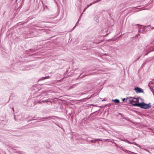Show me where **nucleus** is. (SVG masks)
Returning <instances> with one entry per match:
<instances>
[{
  "mask_svg": "<svg viewBox=\"0 0 154 154\" xmlns=\"http://www.w3.org/2000/svg\"><path fill=\"white\" fill-rule=\"evenodd\" d=\"M42 103L41 101V100H39L38 101H35L34 102V105H36V104L37 103H39L40 104Z\"/></svg>",
  "mask_w": 154,
  "mask_h": 154,
  "instance_id": "13",
  "label": "nucleus"
},
{
  "mask_svg": "<svg viewBox=\"0 0 154 154\" xmlns=\"http://www.w3.org/2000/svg\"><path fill=\"white\" fill-rule=\"evenodd\" d=\"M151 29H154V27H151Z\"/></svg>",
  "mask_w": 154,
  "mask_h": 154,
  "instance_id": "43",
  "label": "nucleus"
},
{
  "mask_svg": "<svg viewBox=\"0 0 154 154\" xmlns=\"http://www.w3.org/2000/svg\"><path fill=\"white\" fill-rule=\"evenodd\" d=\"M154 59V57H153V58L151 57L150 58H148L147 59V60L148 61H151L153 60Z\"/></svg>",
  "mask_w": 154,
  "mask_h": 154,
  "instance_id": "16",
  "label": "nucleus"
},
{
  "mask_svg": "<svg viewBox=\"0 0 154 154\" xmlns=\"http://www.w3.org/2000/svg\"><path fill=\"white\" fill-rule=\"evenodd\" d=\"M36 120V119H31V120H28V122H30V121H32V120Z\"/></svg>",
  "mask_w": 154,
  "mask_h": 154,
  "instance_id": "33",
  "label": "nucleus"
},
{
  "mask_svg": "<svg viewBox=\"0 0 154 154\" xmlns=\"http://www.w3.org/2000/svg\"><path fill=\"white\" fill-rule=\"evenodd\" d=\"M45 119H47V117H43L40 119L41 121H44Z\"/></svg>",
  "mask_w": 154,
  "mask_h": 154,
  "instance_id": "21",
  "label": "nucleus"
},
{
  "mask_svg": "<svg viewBox=\"0 0 154 154\" xmlns=\"http://www.w3.org/2000/svg\"><path fill=\"white\" fill-rule=\"evenodd\" d=\"M34 25V26H37V25Z\"/></svg>",
  "mask_w": 154,
  "mask_h": 154,
  "instance_id": "47",
  "label": "nucleus"
},
{
  "mask_svg": "<svg viewBox=\"0 0 154 154\" xmlns=\"http://www.w3.org/2000/svg\"><path fill=\"white\" fill-rule=\"evenodd\" d=\"M52 117H57V116H49L48 117H47V119L48 120H50L51 119H53L51 118Z\"/></svg>",
  "mask_w": 154,
  "mask_h": 154,
  "instance_id": "14",
  "label": "nucleus"
},
{
  "mask_svg": "<svg viewBox=\"0 0 154 154\" xmlns=\"http://www.w3.org/2000/svg\"><path fill=\"white\" fill-rule=\"evenodd\" d=\"M82 74H81L78 77V78H82L83 77H85L86 75H87L85 74L84 75H83L82 77H80V75Z\"/></svg>",
  "mask_w": 154,
  "mask_h": 154,
  "instance_id": "19",
  "label": "nucleus"
},
{
  "mask_svg": "<svg viewBox=\"0 0 154 154\" xmlns=\"http://www.w3.org/2000/svg\"><path fill=\"white\" fill-rule=\"evenodd\" d=\"M12 109H13V110L14 111V108H13Z\"/></svg>",
  "mask_w": 154,
  "mask_h": 154,
  "instance_id": "48",
  "label": "nucleus"
},
{
  "mask_svg": "<svg viewBox=\"0 0 154 154\" xmlns=\"http://www.w3.org/2000/svg\"><path fill=\"white\" fill-rule=\"evenodd\" d=\"M153 84V83L152 82H150L149 84H148V86H149L150 88L151 89V84Z\"/></svg>",
  "mask_w": 154,
  "mask_h": 154,
  "instance_id": "20",
  "label": "nucleus"
},
{
  "mask_svg": "<svg viewBox=\"0 0 154 154\" xmlns=\"http://www.w3.org/2000/svg\"><path fill=\"white\" fill-rule=\"evenodd\" d=\"M126 100V98H124L122 99V101L124 102L125 101V100Z\"/></svg>",
  "mask_w": 154,
  "mask_h": 154,
  "instance_id": "30",
  "label": "nucleus"
},
{
  "mask_svg": "<svg viewBox=\"0 0 154 154\" xmlns=\"http://www.w3.org/2000/svg\"><path fill=\"white\" fill-rule=\"evenodd\" d=\"M105 100H105V99H103V100H102V101H105Z\"/></svg>",
  "mask_w": 154,
  "mask_h": 154,
  "instance_id": "41",
  "label": "nucleus"
},
{
  "mask_svg": "<svg viewBox=\"0 0 154 154\" xmlns=\"http://www.w3.org/2000/svg\"><path fill=\"white\" fill-rule=\"evenodd\" d=\"M84 94H84V93H81V94H80V95H84Z\"/></svg>",
  "mask_w": 154,
  "mask_h": 154,
  "instance_id": "38",
  "label": "nucleus"
},
{
  "mask_svg": "<svg viewBox=\"0 0 154 154\" xmlns=\"http://www.w3.org/2000/svg\"><path fill=\"white\" fill-rule=\"evenodd\" d=\"M134 105L140 107L141 108L145 109H148L151 107V103H150L146 104L143 102L141 103H135Z\"/></svg>",
  "mask_w": 154,
  "mask_h": 154,
  "instance_id": "1",
  "label": "nucleus"
},
{
  "mask_svg": "<svg viewBox=\"0 0 154 154\" xmlns=\"http://www.w3.org/2000/svg\"><path fill=\"white\" fill-rule=\"evenodd\" d=\"M112 142L114 143L115 146H116V147H118L119 146L117 145V144H116V143L114 142H113L112 141Z\"/></svg>",
  "mask_w": 154,
  "mask_h": 154,
  "instance_id": "23",
  "label": "nucleus"
},
{
  "mask_svg": "<svg viewBox=\"0 0 154 154\" xmlns=\"http://www.w3.org/2000/svg\"><path fill=\"white\" fill-rule=\"evenodd\" d=\"M97 111H95V112H94L92 113H94V112H96Z\"/></svg>",
  "mask_w": 154,
  "mask_h": 154,
  "instance_id": "46",
  "label": "nucleus"
},
{
  "mask_svg": "<svg viewBox=\"0 0 154 154\" xmlns=\"http://www.w3.org/2000/svg\"><path fill=\"white\" fill-rule=\"evenodd\" d=\"M95 139L96 142L97 141H103V139H101L98 138L97 139Z\"/></svg>",
  "mask_w": 154,
  "mask_h": 154,
  "instance_id": "18",
  "label": "nucleus"
},
{
  "mask_svg": "<svg viewBox=\"0 0 154 154\" xmlns=\"http://www.w3.org/2000/svg\"><path fill=\"white\" fill-rule=\"evenodd\" d=\"M135 145L137 146L138 147H139L140 148H141V146L140 145H139L137 143H135Z\"/></svg>",
  "mask_w": 154,
  "mask_h": 154,
  "instance_id": "24",
  "label": "nucleus"
},
{
  "mask_svg": "<svg viewBox=\"0 0 154 154\" xmlns=\"http://www.w3.org/2000/svg\"><path fill=\"white\" fill-rule=\"evenodd\" d=\"M91 97H90L89 98H85L84 99V100H88V99H90L91 98Z\"/></svg>",
  "mask_w": 154,
  "mask_h": 154,
  "instance_id": "31",
  "label": "nucleus"
},
{
  "mask_svg": "<svg viewBox=\"0 0 154 154\" xmlns=\"http://www.w3.org/2000/svg\"><path fill=\"white\" fill-rule=\"evenodd\" d=\"M112 102H114L115 103H120L119 100L118 99H113L112 100Z\"/></svg>",
  "mask_w": 154,
  "mask_h": 154,
  "instance_id": "7",
  "label": "nucleus"
},
{
  "mask_svg": "<svg viewBox=\"0 0 154 154\" xmlns=\"http://www.w3.org/2000/svg\"><path fill=\"white\" fill-rule=\"evenodd\" d=\"M136 26H140V25L139 24H137V25H136Z\"/></svg>",
  "mask_w": 154,
  "mask_h": 154,
  "instance_id": "42",
  "label": "nucleus"
},
{
  "mask_svg": "<svg viewBox=\"0 0 154 154\" xmlns=\"http://www.w3.org/2000/svg\"><path fill=\"white\" fill-rule=\"evenodd\" d=\"M79 21H77V22L76 23V25H77V23H79Z\"/></svg>",
  "mask_w": 154,
  "mask_h": 154,
  "instance_id": "40",
  "label": "nucleus"
},
{
  "mask_svg": "<svg viewBox=\"0 0 154 154\" xmlns=\"http://www.w3.org/2000/svg\"><path fill=\"white\" fill-rule=\"evenodd\" d=\"M118 147H119V148L121 149H122V150H123V151H124L126 153H127L128 154H129L130 153H131V154H136L135 153H134V152H132L131 151H129V150H127L126 149H123V148H122V146H119Z\"/></svg>",
  "mask_w": 154,
  "mask_h": 154,
  "instance_id": "3",
  "label": "nucleus"
},
{
  "mask_svg": "<svg viewBox=\"0 0 154 154\" xmlns=\"http://www.w3.org/2000/svg\"><path fill=\"white\" fill-rule=\"evenodd\" d=\"M90 141L91 143H96V141L95 139H94V140H90Z\"/></svg>",
  "mask_w": 154,
  "mask_h": 154,
  "instance_id": "17",
  "label": "nucleus"
},
{
  "mask_svg": "<svg viewBox=\"0 0 154 154\" xmlns=\"http://www.w3.org/2000/svg\"><path fill=\"white\" fill-rule=\"evenodd\" d=\"M120 139L122 140V141H125V142H126V141L125 140H127L126 139H125L124 138H123L122 139V138H120Z\"/></svg>",
  "mask_w": 154,
  "mask_h": 154,
  "instance_id": "25",
  "label": "nucleus"
},
{
  "mask_svg": "<svg viewBox=\"0 0 154 154\" xmlns=\"http://www.w3.org/2000/svg\"><path fill=\"white\" fill-rule=\"evenodd\" d=\"M80 19L79 18L78 19V21H80Z\"/></svg>",
  "mask_w": 154,
  "mask_h": 154,
  "instance_id": "45",
  "label": "nucleus"
},
{
  "mask_svg": "<svg viewBox=\"0 0 154 154\" xmlns=\"http://www.w3.org/2000/svg\"><path fill=\"white\" fill-rule=\"evenodd\" d=\"M5 12H4V13L3 14H5Z\"/></svg>",
  "mask_w": 154,
  "mask_h": 154,
  "instance_id": "50",
  "label": "nucleus"
},
{
  "mask_svg": "<svg viewBox=\"0 0 154 154\" xmlns=\"http://www.w3.org/2000/svg\"><path fill=\"white\" fill-rule=\"evenodd\" d=\"M141 56H142V55H141L139 57H138V58L136 60H134V62H136V61L137 60L140 58V57Z\"/></svg>",
  "mask_w": 154,
  "mask_h": 154,
  "instance_id": "26",
  "label": "nucleus"
},
{
  "mask_svg": "<svg viewBox=\"0 0 154 154\" xmlns=\"http://www.w3.org/2000/svg\"><path fill=\"white\" fill-rule=\"evenodd\" d=\"M28 22V21L26 22H21L17 23V26H18L20 25H23L26 23H27Z\"/></svg>",
  "mask_w": 154,
  "mask_h": 154,
  "instance_id": "6",
  "label": "nucleus"
},
{
  "mask_svg": "<svg viewBox=\"0 0 154 154\" xmlns=\"http://www.w3.org/2000/svg\"><path fill=\"white\" fill-rule=\"evenodd\" d=\"M103 140H104L105 141H108L109 142H112V141H114V140L110 139H103Z\"/></svg>",
  "mask_w": 154,
  "mask_h": 154,
  "instance_id": "12",
  "label": "nucleus"
},
{
  "mask_svg": "<svg viewBox=\"0 0 154 154\" xmlns=\"http://www.w3.org/2000/svg\"><path fill=\"white\" fill-rule=\"evenodd\" d=\"M125 141H126V142H127V143H128L129 144H134V145H135V143H136L135 142H130L128 140H125Z\"/></svg>",
  "mask_w": 154,
  "mask_h": 154,
  "instance_id": "11",
  "label": "nucleus"
},
{
  "mask_svg": "<svg viewBox=\"0 0 154 154\" xmlns=\"http://www.w3.org/2000/svg\"><path fill=\"white\" fill-rule=\"evenodd\" d=\"M89 7V5H87V6L86 7V8H87Z\"/></svg>",
  "mask_w": 154,
  "mask_h": 154,
  "instance_id": "39",
  "label": "nucleus"
},
{
  "mask_svg": "<svg viewBox=\"0 0 154 154\" xmlns=\"http://www.w3.org/2000/svg\"><path fill=\"white\" fill-rule=\"evenodd\" d=\"M134 90L135 91L136 93L137 94L143 93L144 92L143 90V89L138 87H136L135 88Z\"/></svg>",
  "mask_w": 154,
  "mask_h": 154,
  "instance_id": "2",
  "label": "nucleus"
},
{
  "mask_svg": "<svg viewBox=\"0 0 154 154\" xmlns=\"http://www.w3.org/2000/svg\"><path fill=\"white\" fill-rule=\"evenodd\" d=\"M45 8L48 9V7L46 5H45V6H44V9H43L44 10Z\"/></svg>",
  "mask_w": 154,
  "mask_h": 154,
  "instance_id": "27",
  "label": "nucleus"
},
{
  "mask_svg": "<svg viewBox=\"0 0 154 154\" xmlns=\"http://www.w3.org/2000/svg\"><path fill=\"white\" fill-rule=\"evenodd\" d=\"M49 78H50V76H45V77H43L41 79H39L38 81H41V80H45V79H49Z\"/></svg>",
  "mask_w": 154,
  "mask_h": 154,
  "instance_id": "8",
  "label": "nucleus"
},
{
  "mask_svg": "<svg viewBox=\"0 0 154 154\" xmlns=\"http://www.w3.org/2000/svg\"><path fill=\"white\" fill-rule=\"evenodd\" d=\"M136 139V138H135L134 139V140H135Z\"/></svg>",
  "mask_w": 154,
  "mask_h": 154,
  "instance_id": "51",
  "label": "nucleus"
},
{
  "mask_svg": "<svg viewBox=\"0 0 154 154\" xmlns=\"http://www.w3.org/2000/svg\"><path fill=\"white\" fill-rule=\"evenodd\" d=\"M87 9V8H85L83 10V12H85L86 10Z\"/></svg>",
  "mask_w": 154,
  "mask_h": 154,
  "instance_id": "35",
  "label": "nucleus"
},
{
  "mask_svg": "<svg viewBox=\"0 0 154 154\" xmlns=\"http://www.w3.org/2000/svg\"><path fill=\"white\" fill-rule=\"evenodd\" d=\"M101 0H97V1H98V2H99Z\"/></svg>",
  "mask_w": 154,
  "mask_h": 154,
  "instance_id": "44",
  "label": "nucleus"
},
{
  "mask_svg": "<svg viewBox=\"0 0 154 154\" xmlns=\"http://www.w3.org/2000/svg\"><path fill=\"white\" fill-rule=\"evenodd\" d=\"M76 26V24L75 26L71 30V31H72L74 29L75 27Z\"/></svg>",
  "mask_w": 154,
  "mask_h": 154,
  "instance_id": "28",
  "label": "nucleus"
},
{
  "mask_svg": "<svg viewBox=\"0 0 154 154\" xmlns=\"http://www.w3.org/2000/svg\"><path fill=\"white\" fill-rule=\"evenodd\" d=\"M41 102H42H42H44V103L46 102V100H43Z\"/></svg>",
  "mask_w": 154,
  "mask_h": 154,
  "instance_id": "32",
  "label": "nucleus"
},
{
  "mask_svg": "<svg viewBox=\"0 0 154 154\" xmlns=\"http://www.w3.org/2000/svg\"><path fill=\"white\" fill-rule=\"evenodd\" d=\"M50 99H48V100H46V103H47L48 102H50L51 104L52 103V102H51V101H50Z\"/></svg>",
  "mask_w": 154,
  "mask_h": 154,
  "instance_id": "22",
  "label": "nucleus"
},
{
  "mask_svg": "<svg viewBox=\"0 0 154 154\" xmlns=\"http://www.w3.org/2000/svg\"><path fill=\"white\" fill-rule=\"evenodd\" d=\"M120 114L122 116V115L121 113H120Z\"/></svg>",
  "mask_w": 154,
  "mask_h": 154,
  "instance_id": "52",
  "label": "nucleus"
},
{
  "mask_svg": "<svg viewBox=\"0 0 154 154\" xmlns=\"http://www.w3.org/2000/svg\"><path fill=\"white\" fill-rule=\"evenodd\" d=\"M98 2V1H97H97H94L93 3H92V4H94L95 3H96L97 2Z\"/></svg>",
  "mask_w": 154,
  "mask_h": 154,
  "instance_id": "29",
  "label": "nucleus"
},
{
  "mask_svg": "<svg viewBox=\"0 0 154 154\" xmlns=\"http://www.w3.org/2000/svg\"><path fill=\"white\" fill-rule=\"evenodd\" d=\"M83 14V13H82L81 14V15L80 16V17H79V19H80V18H81V16H82V14Z\"/></svg>",
  "mask_w": 154,
  "mask_h": 154,
  "instance_id": "36",
  "label": "nucleus"
},
{
  "mask_svg": "<svg viewBox=\"0 0 154 154\" xmlns=\"http://www.w3.org/2000/svg\"><path fill=\"white\" fill-rule=\"evenodd\" d=\"M91 105L92 106H97L96 105H94L93 104H91Z\"/></svg>",
  "mask_w": 154,
  "mask_h": 154,
  "instance_id": "34",
  "label": "nucleus"
},
{
  "mask_svg": "<svg viewBox=\"0 0 154 154\" xmlns=\"http://www.w3.org/2000/svg\"><path fill=\"white\" fill-rule=\"evenodd\" d=\"M142 26L143 27L144 29H143V28H139V32H140L141 31V30H142V31H143L144 30L146 29V27H148L149 26H151L150 25H148L147 26Z\"/></svg>",
  "mask_w": 154,
  "mask_h": 154,
  "instance_id": "5",
  "label": "nucleus"
},
{
  "mask_svg": "<svg viewBox=\"0 0 154 154\" xmlns=\"http://www.w3.org/2000/svg\"><path fill=\"white\" fill-rule=\"evenodd\" d=\"M148 53L146 54V55H147Z\"/></svg>",
  "mask_w": 154,
  "mask_h": 154,
  "instance_id": "53",
  "label": "nucleus"
},
{
  "mask_svg": "<svg viewBox=\"0 0 154 154\" xmlns=\"http://www.w3.org/2000/svg\"><path fill=\"white\" fill-rule=\"evenodd\" d=\"M135 103H136L135 101L133 100H131V104L133 106H136L134 105Z\"/></svg>",
  "mask_w": 154,
  "mask_h": 154,
  "instance_id": "9",
  "label": "nucleus"
},
{
  "mask_svg": "<svg viewBox=\"0 0 154 154\" xmlns=\"http://www.w3.org/2000/svg\"><path fill=\"white\" fill-rule=\"evenodd\" d=\"M92 4H92V3H91L89 5L90 6H91Z\"/></svg>",
  "mask_w": 154,
  "mask_h": 154,
  "instance_id": "37",
  "label": "nucleus"
},
{
  "mask_svg": "<svg viewBox=\"0 0 154 154\" xmlns=\"http://www.w3.org/2000/svg\"><path fill=\"white\" fill-rule=\"evenodd\" d=\"M112 105H113V103H109V104H106L105 105V107H106V106H110Z\"/></svg>",
  "mask_w": 154,
  "mask_h": 154,
  "instance_id": "15",
  "label": "nucleus"
},
{
  "mask_svg": "<svg viewBox=\"0 0 154 154\" xmlns=\"http://www.w3.org/2000/svg\"><path fill=\"white\" fill-rule=\"evenodd\" d=\"M14 119H15V120H16V118H15V116H14Z\"/></svg>",
  "mask_w": 154,
  "mask_h": 154,
  "instance_id": "49",
  "label": "nucleus"
},
{
  "mask_svg": "<svg viewBox=\"0 0 154 154\" xmlns=\"http://www.w3.org/2000/svg\"><path fill=\"white\" fill-rule=\"evenodd\" d=\"M132 97V99H136V100H137V102H138V103H139V99H141V98L140 97H137V98L135 97Z\"/></svg>",
  "mask_w": 154,
  "mask_h": 154,
  "instance_id": "10",
  "label": "nucleus"
},
{
  "mask_svg": "<svg viewBox=\"0 0 154 154\" xmlns=\"http://www.w3.org/2000/svg\"><path fill=\"white\" fill-rule=\"evenodd\" d=\"M131 98H132V97H127L125 100V102L128 103H130L131 104V100L130 99Z\"/></svg>",
  "mask_w": 154,
  "mask_h": 154,
  "instance_id": "4",
  "label": "nucleus"
}]
</instances>
